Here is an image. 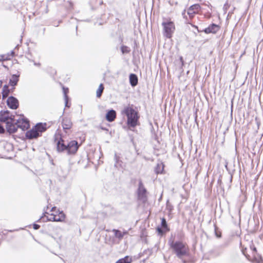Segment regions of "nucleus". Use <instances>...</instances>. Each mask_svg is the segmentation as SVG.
Listing matches in <instances>:
<instances>
[{
  "mask_svg": "<svg viewBox=\"0 0 263 263\" xmlns=\"http://www.w3.org/2000/svg\"><path fill=\"white\" fill-rule=\"evenodd\" d=\"M79 147L78 142L76 140L69 142L66 146V152L68 155H73L76 153Z\"/></svg>",
  "mask_w": 263,
  "mask_h": 263,
  "instance_id": "nucleus-9",
  "label": "nucleus"
},
{
  "mask_svg": "<svg viewBox=\"0 0 263 263\" xmlns=\"http://www.w3.org/2000/svg\"><path fill=\"white\" fill-rule=\"evenodd\" d=\"M219 248L216 247L210 251V254L214 256H218L220 255L221 252H218Z\"/></svg>",
  "mask_w": 263,
  "mask_h": 263,
  "instance_id": "nucleus-27",
  "label": "nucleus"
},
{
  "mask_svg": "<svg viewBox=\"0 0 263 263\" xmlns=\"http://www.w3.org/2000/svg\"><path fill=\"white\" fill-rule=\"evenodd\" d=\"M245 256H246V257H247L248 259H249V256H248V255H245Z\"/></svg>",
  "mask_w": 263,
  "mask_h": 263,
  "instance_id": "nucleus-43",
  "label": "nucleus"
},
{
  "mask_svg": "<svg viewBox=\"0 0 263 263\" xmlns=\"http://www.w3.org/2000/svg\"><path fill=\"white\" fill-rule=\"evenodd\" d=\"M112 232L114 233L115 236L119 240H121L123 238L122 232L121 231L117 229H113Z\"/></svg>",
  "mask_w": 263,
  "mask_h": 263,
  "instance_id": "nucleus-26",
  "label": "nucleus"
},
{
  "mask_svg": "<svg viewBox=\"0 0 263 263\" xmlns=\"http://www.w3.org/2000/svg\"><path fill=\"white\" fill-rule=\"evenodd\" d=\"M183 263H187L188 261L186 259H184L183 258L181 259Z\"/></svg>",
  "mask_w": 263,
  "mask_h": 263,
  "instance_id": "nucleus-36",
  "label": "nucleus"
},
{
  "mask_svg": "<svg viewBox=\"0 0 263 263\" xmlns=\"http://www.w3.org/2000/svg\"><path fill=\"white\" fill-rule=\"evenodd\" d=\"M252 251H253V253H254V252L256 253V252H257L256 248L255 247H253L252 248Z\"/></svg>",
  "mask_w": 263,
  "mask_h": 263,
  "instance_id": "nucleus-35",
  "label": "nucleus"
},
{
  "mask_svg": "<svg viewBox=\"0 0 263 263\" xmlns=\"http://www.w3.org/2000/svg\"><path fill=\"white\" fill-rule=\"evenodd\" d=\"M68 3H69V7L70 8H72V6H73V4L71 2H68Z\"/></svg>",
  "mask_w": 263,
  "mask_h": 263,
  "instance_id": "nucleus-37",
  "label": "nucleus"
},
{
  "mask_svg": "<svg viewBox=\"0 0 263 263\" xmlns=\"http://www.w3.org/2000/svg\"><path fill=\"white\" fill-rule=\"evenodd\" d=\"M180 60L181 62L182 63V64L183 65L184 61L183 60V58L182 57H181L180 58Z\"/></svg>",
  "mask_w": 263,
  "mask_h": 263,
  "instance_id": "nucleus-38",
  "label": "nucleus"
},
{
  "mask_svg": "<svg viewBox=\"0 0 263 263\" xmlns=\"http://www.w3.org/2000/svg\"><path fill=\"white\" fill-rule=\"evenodd\" d=\"M214 227H215V235L218 238L221 237V233L220 232L218 233L217 232V227L215 225L214 226Z\"/></svg>",
  "mask_w": 263,
  "mask_h": 263,
  "instance_id": "nucleus-31",
  "label": "nucleus"
},
{
  "mask_svg": "<svg viewBox=\"0 0 263 263\" xmlns=\"http://www.w3.org/2000/svg\"><path fill=\"white\" fill-rule=\"evenodd\" d=\"M46 214H48V213L45 212L44 213V215L41 217V218H42L43 221H62L64 220L65 217V215L62 211L60 212L58 217L53 214H50L49 215V216H46Z\"/></svg>",
  "mask_w": 263,
  "mask_h": 263,
  "instance_id": "nucleus-8",
  "label": "nucleus"
},
{
  "mask_svg": "<svg viewBox=\"0 0 263 263\" xmlns=\"http://www.w3.org/2000/svg\"><path fill=\"white\" fill-rule=\"evenodd\" d=\"M33 227L34 230H38L40 228V226L37 224L34 223L33 225Z\"/></svg>",
  "mask_w": 263,
  "mask_h": 263,
  "instance_id": "nucleus-33",
  "label": "nucleus"
},
{
  "mask_svg": "<svg viewBox=\"0 0 263 263\" xmlns=\"http://www.w3.org/2000/svg\"><path fill=\"white\" fill-rule=\"evenodd\" d=\"M137 199L143 203L147 201L148 191L145 188L141 179L138 180V188L136 191Z\"/></svg>",
  "mask_w": 263,
  "mask_h": 263,
  "instance_id": "nucleus-3",
  "label": "nucleus"
},
{
  "mask_svg": "<svg viewBox=\"0 0 263 263\" xmlns=\"http://www.w3.org/2000/svg\"><path fill=\"white\" fill-rule=\"evenodd\" d=\"M103 4V2L102 1L101 2H100V4Z\"/></svg>",
  "mask_w": 263,
  "mask_h": 263,
  "instance_id": "nucleus-44",
  "label": "nucleus"
},
{
  "mask_svg": "<svg viewBox=\"0 0 263 263\" xmlns=\"http://www.w3.org/2000/svg\"><path fill=\"white\" fill-rule=\"evenodd\" d=\"M170 247L173 250L176 256L182 259L189 254L188 249L185 243L181 241H169Z\"/></svg>",
  "mask_w": 263,
  "mask_h": 263,
  "instance_id": "nucleus-2",
  "label": "nucleus"
},
{
  "mask_svg": "<svg viewBox=\"0 0 263 263\" xmlns=\"http://www.w3.org/2000/svg\"><path fill=\"white\" fill-rule=\"evenodd\" d=\"M46 125L47 124L45 123H39L33 127L36 130L37 133H39V134H40V136H41L42 133L44 132L47 129Z\"/></svg>",
  "mask_w": 263,
  "mask_h": 263,
  "instance_id": "nucleus-15",
  "label": "nucleus"
},
{
  "mask_svg": "<svg viewBox=\"0 0 263 263\" xmlns=\"http://www.w3.org/2000/svg\"><path fill=\"white\" fill-rule=\"evenodd\" d=\"M114 159L115 161V167L119 169L120 168H123L122 164L123 163L120 160V157L117 156V154H115Z\"/></svg>",
  "mask_w": 263,
  "mask_h": 263,
  "instance_id": "nucleus-21",
  "label": "nucleus"
},
{
  "mask_svg": "<svg viewBox=\"0 0 263 263\" xmlns=\"http://www.w3.org/2000/svg\"><path fill=\"white\" fill-rule=\"evenodd\" d=\"M5 132L4 127L0 124V134H4Z\"/></svg>",
  "mask_w": 263,
  "mask_h": 263,
  "instance_id": "nucleus-32",
  "label": "nucleus"
},
{
  "mask_svg": "<svg viewBox=\"0 0 263 263\" xmlns=\"http://www.w3.org/2000/svg\"><path fill=\"white\" fill-rule=\"evenodd\" d=\"M129 83L132 86L135 87L138 84V77L136 74L131 73L129 77Z\"/></svg>",
  "mask_w": 263,
  "mask_h": 263,
  "instance_id": "nucleus-18",
  "label": "nucleus"
},
{
  "mask_svg": "<svg viewBox=\"0 0 263 263\" xmlns=\"http://www.w3.org/2000/svg\"><path fill=\"white\" fill-rule=\"evenodd\" d=\"M7 132L9 134H13L17 132L18 128H21L23 130H26L30 127L29 121L26 118L25 119L23 120V124H20L18 122V125H15L14 123L13 124L7 123Z\"/></svg>",
  "mask_w": 263,
  "mask_h": 263,
  "instance_id": "nucleus-4",
  "label": "nucleus"
},
{
  "mask_svg": "<svg viewBox=\"0 0 263 263\" xmlns=\"http://www.w3.org/2000/svg\"><path fill=\"white\" fill-rule=\"evenodd\" d=\"M170 230L166 219L164 218H162L161 219V226H158L156 228V231L159 235L162 236L166 232L170 231Z\"/></svg>",
  "mask_w": 263,
  "mask_h": 263,
  "instance_id": "nucleus-10",
  "label": "nucleus"
},
{
  "mask_svg": "<svg viewBox=\"0 0 263 263\" xmlns=\"http://www.w3.org/2000/svg\"><path fill=\"white\" fill-rule=\"evenodd\" d=\"M116 117V112L114 109L109 110L106 114V119L108 122H112Z\"/></svg>",
  "mask_w": 263,
  "mask_h": 263,
  "instance_id": "nucleus-16",
  "label": "nucleus"
},
{
  "mask_svg": "<svg viewBox=\"0 0 263 263\" xmlns=\"http://www.w3.org/2000/svg\"><path fill=\"white\" fill-rule=\"evenodd\" d=\"M164 165L162 162L158 163L155 167V172L156 174H162L164 170Z\"/></svg>",
  "mask_w": 263,
  "mask_h": 263,
  "instance_id": "nucleus-23",
  "label": "nucleus"
},
{
  "mask_svg": "<svg viewBox=\"0 0 263 263\" xmlns=\"http://www.w3.org/2000/svg\"><path fill=\"white\" fill-rule=\"evenodd\" d=\"M10 92V89L7 85H5L3 88L2 91V96L3 98H6L8 97L9 93Z\"/></svg>",
  "mask_w": 263,
  "mask_h": 263,
  "instance_id": "nucleus-25",
  "label": "nucleus"
},
{
  "mask_svg": "<svg viewBox=\"0 0 263 263\" xmlns=\"http://www.w3.org/2000/svg\"><path fill=\"white\" fill-rule=\"evenodd\" d=\"M200 8V6L199 4H194L191 6L186 12L185 10L182 12V15L184 18L186 20V22L189 23V20L187 18V15L190 20H192L195 16V14L197 13Z\"/></svg>",
  "mask_w": 263,
  "mask_h": 263,
  "instance_id": "nucleus-5",
  "label": "nucleus"
},
{
  "mask_svg": "<svg viewBox=\"0 0 263 263\" xmlns=\"http://www.w3.org/2000/svg\"><path fill=\"white\" fill-rule=\"evenodd\" d=\"M11 54L12 57H13L14 55V51H11Z\"/></svg>",
  "mask_w": 263,
  "mask_h": 263,
  "instance_id": "nucleus-39",
  "label": "nucleus"
},
{
  "mask_svg": "<svg viewBox=\"0 0 263 263\" xmlns=\"http://www.w3.org/2000/svg\"><path fill=\"white\" fill-rule=\"evenodd\" d=\"M104 88V87L103 84H100L99 86V88L97 91V97L98 98H100L101 96L102 93L103 91Z\"/></svg>",
  "mask_w": 263,
  "mask_h": 263,
  "instance_id": "nucleus-28",
  "label": "nucleus"
},
{
  "mask_svg": "<svg viewBox=\"0 0 263 263\" xmlns=\"http://www.w3.org/2000/svg\"><path fill=\"white\" fill-rule=\"evenodd\" d=\"M62 125L65 131H66V130L70 129L72 125L71 119L67 117L64 118L62 120Z\"/></svg>",
  "mask_w": 263,
  "mask_h": 263,
  "instance_id": "nucleus-14",
  "label": "nucleus"
},
{
  "mask_svg": "<svg viewBox=\"0 0 263 263\" xmlns=\"http://www.w3.org/2000/svg\"><path fill=\"white\" fill-rule=\"evenodd\" d=\"M63 93L64 95V100H65V106L66 107H69L70 105L68 104V96L67 95V93L68 92V89L67 88H63Z\"/></svg>",
  "mask_w": 263,
  "mask_h": 263,
  "instance_id": "nucleus-22",
  "label": "nucleus"
},
{
  "mask_svg": "<svg viewBox=\"0 0 263 263\" xmlns=\"http://www.w3.org/2000/svg\"><path fill=\"white\" fill-rule=\"evenodd\" d=\"M121 50L123 54L128 53L130 51L129 47L125 45H122L121 47Z\"/></svg>",
  "mask_w": 263,
  "mask_h": 263,
  "instance_id": "nucleus-30",
  "label": "nucleus"
},
{
  "mask_svg": "<svg viewBox=\"0 0 263 263\" xmlns=\"http://www.w3.org/2000/svg\"><path fill=\"white\" fill-rule=\"evenodd\" d=\"M7 104L8 107L12 109H16L19 106L18 100L13 96H10L8 98Z\"/></svg>",
  "mask_w": 263,
  "mask_h": 263,
  "instance_id": "nucleus-11",
  "label": "nucleus"
},
{
  "mask_svg": "<svg viewBox=\"0 0 263 263\" xmlns=\"http://www.w3.org/2000/svg\"><path fill=\"white\" fill-rule=\"evenodd\" d=\"M2 81H0V88L2 86Z\"/></svg>",
  "mask_w": 263,
  "mask_h": 263,
  "instance_id": "nucleus-42",
  "label": "nucleus"
},
{
  "mask_svg": "<svg viewBox=\"0 0 263 263\" xmlns=\"http://www.w3.org/2000/svg\"><path fill=\"white\" fill-rule=\"evenodd\" d=\"M15 121L14 115L11 114L10 111L1 110L0 111V122L6 124V129H7V123L13 124Z\"/></svg>",
  "mask_w": 263,
  "mask_h": 263,
  "instance_id": "nucleus-7",
  "label": "nucleus"
},
{
  "mask_svg": "<svg viewBox=\"0 0 263 263\" xmlns=\"http://www.w3.org/2000/svg\"><path fill=\"white\" fill-rule=\"evenodd\" d=\"M67 145H65L64 143V141L62 139H60V140L58 141L57 144V151L59 152H63L64 151H66Z\"/></svg>",
  "mask_w": 263,
  "mask_h": 263,
  "instance_id": "nucleus-17",
  "label": "nucleus"
},
{
  "mask_svg": "<svg viewBox=\"0 0 263 263\" xmlns=\"http://www.w3.org/2000/svg\"><path fill=\"white\" fill-rule=\"evenodd\" d=\"M39 133H37L36 130L34 128V127L32 128L29 130H28L25 134L26 137L27 139L31 140L34 139H36L38 137H40Z\"/></svg>",
  "mask_w": 263,
  "mask_h": 263,
  "instance_id": "nucleus-13",
  "label": "nucleus"
},
{
  "mask_svg": "<svg viewBox=\"0 0 263 263\" xmlns=\"http://www.w3.org/2000/svg\"><path fill=\"white\" fill-rule=\"evenodd\" d=\"M162 26L163 28V35L171 39L175 29L174 23L172 21L163 22Z\"/></svg>",
  "mask_w": 263,
  "mask_h": 263,
  "instance_id": "nucleus-6",
  "label": "nucleus"
},
{
  "mask_svg": "<svg viewBox=\"0 0 263 263\" xmlns=\"http://www.w3.org/2000/svg\"><path fill=\"white\" fill-rule=\"evenodd\" d=\"M220 29L219 26L218 25H216L215 24L212 23L207 28H205L202 31H199V32L203 31L206 34H209V33H217Z\"/></svg>",
  "mask_w": 263,
  "mask_h": 263,
  "instance_id": "nucleus-12",
  "label": "nucleus"
},
{
  "mask_svg": "<svg viewBox=\"0 0 263 263\" xmlns=\"http://www.w3.org/2000/svg\"><path fill=\"white\" fill-rule=\"evenodd\" d=\"M25 118H26L24 117V116L23 115H20L19 119H18L17 120L15 119L14 124H15V125H18V122H19V123H20V124L22 125L23 120L24 119H25Z\"/></svg>",
  "mask_w": 263,
  "mask_h": 263,
  "instance_id": "nucleus-29",
  "label": "nucleus"
},
{
  "mask_svg": "<svg viewBox=\"0 0 263 263\" xmlns=\"http://www.w3.org/2000/svg\"><path fill=\"white\" fill-rule=\"evenodd\" d=\"M55 209H56V207L54 206V207L52 208L51 211H54Z\"/></svg>",
  "mask_w": 263,
  "mask_h": 263,
  "instance_id": "nucleus-40",
  "label": "nucleus"
},
{
  "mask_svg": "<svg viewBox=\"0 0 263 263\" xmlns=\"http://www.w3.org/2000/svg\"><path fill=\"white\" fill-rule=\"evenodd\" d=\"M121 114L126 116V123L129 128H134L138 125L140 117L138 112L133 108V105L125 106L121 111Z\"/></svg>",
  "mask_w": 263,
  "mask_h": 263,
  "instance_id": "nucleus-1",
  "label": "nucleus"
},
{
  "mask_svg": "<svg viewBox=\"0 0 263 263\" xmlns=\"http://www.w3.org/2000/svg\"><path fill=\"white\" fill-rule=\"evenodd\" d=\"M34 65L39 66V65H40V63H34Z\"/></svg>",
  "mask_w": 263,
  "mask_h": 263,
  "instance_id": "nucleus-41",
  "label": "nucleus"
},
{
  "mask_svg": "<svg viewBox=\"0 0 263 263\" xmlns=\"http://www.w3.org/2000/svg\"><path fill=\"white\" fill-rule=\"evenodd\" d=\"M19 75H17V74H13L11 77V78L9 80V84L11 86H15V85H17V82L19 80Z\"/></svg>",
  "mask_w": 263,
  "mask_h": 263,
  "instance_id": "nucleus-19",
  "label": "nucleus"
},
{
  "mask_svg": "<svg viewBox=\"0 0 263 263\" xmlns=\"http://www.w3.org/2000/svg\"><path fill=\"white\" fill-rule=\"evenodd\" d=\"M132 259L128 256H126L124 258L119 259L116 263H131Z\"/></svg>",
  "mask_w": 263,
  "mask_h": 263,
  "instance_id": "nucleus-24",
  "label": "nucleus"
},
{
  "mask_svg": "<svg viewBox=\"0 0 263 263\" xmlns=\"http://www.w3.org/2000/svg\"><path fill=\"white\" fill-rule=\"evenodd\" d=\"M153 253L152 249H147L143 251V252L139 254L140 257L145 256V259H147Z\"/></svg>",
  "mask_w": 263,
  "mask_h": 263,
  "instance_id": "nucleus-20",
  "label": "nucleus"
},
{
  "mask_svg": "<svg viewBox=\"0 0 263 263\" xmlns=\"http://www.w3.org/2000/svg\"><path fill=\"white\" fill-rule=\"evenodd\" d=\"M128 234V232L127 231H124L122 232L123 237L124 235H127Z\"/></svg>",
  "mask_w": 263,
  "mask_h": 263,
  "instance_id": "nucleus-34",
  "label": "nucleus"
}]
</instances>
